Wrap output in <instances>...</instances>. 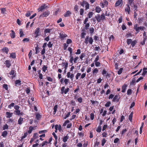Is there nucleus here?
<instances>
[{"instance_id":"nucleus-1","label":"nucleus","mask_w":147,"mask_h":147,"mask_svg":"<svg viewBox=\"0 0 147 147\" xmlns=\"http://www.w3.org/2000/svg\"><path fill=\"white\" fill-rule=\"evenodd\" d=\"M95 18L98 22L101 21H103L105 19V14L102 13L100 16V14H97L95 16Z\"/></svg>"},{"instance_id":"nucleus-2","label":"nucleus","mask_w":147,"mask_h":147,"mask_svg":"<svg viewBox=\"0 0 147 147\" xmlns=\"http://www.w3.org/2000/svg\"><path fill=\"white\" fill-rule=\"evenodd\" d=\"M93 42V40L92 38V37L89 38V37L88 36H86L84 42L85 43L86 45L88 44V42H89L90 44L92 45V44Z\"/></svg>"},{"instance_id":"nucleus-3","label":"nucleus","mask_w":147,"mask_h":147,"mask_svg":"<svg viewBox=\"0 0 147 147\" xmlns=\"http://www.w3.org/2000/svg\"><path fill=\"white\" fill-rule=\"evenodd\" d=\"M145 27L144 26L138 27L137 24H135V25L134 26V29L137 32V33H138L140 30H142Z\"/></svg>"},{"instance_id":"nucleus-4","label":"nucleus","mask_w":147,"mask_h":147,"mask_svg":"<svg viewBox=\"0 0 147 147\" xmlns=\"http://www.w3.org/2000/svg\"><path fill=\"white\" fill-rule=\"evenodd\" d=\"M69 90V88H67L65 89V87L63 86L61 89V93L63 94H67Z\"/></svg>"},{"instance_id":"nucleus-5","label":"nucleus","mask_w":147,"mask_h":147,"mask_svg":"<svg viewBox=\"0 0 147 147\" xmlns=\"http://www.w3.org/2000/svg\"><path fill=\"white\" fill-rule=\"evenodd\" d=\"M67 36V35L64 32H61L59 34V37L61 40H63Z\"/></svg>"},{"instance_id":"nucleus-6","label":"nucleus","mask_w":147,"mask_h":147,"mask_svg":"<svg viewBox=\"0 0 147 147\" xmlns=\"http://www.w3.org/2000/svg\"><path fill=\"white\" fill-rule=\"evenodd\" d=\"M123 0H118L115 3V6L117 7L119 6L120 5H122L123 4Z\"/></svg>"},{"instance_id":"nucleus-7","label":"nucleus","mask_w":147,"mask_h":147,"mask_svg":"<svg viewBox=\"0 0 147 147\" xmlns=\"http://www.w3.org/2000/svg\"><path fill=\"white\" fill-rule=\"evenodd\" d=\"M50 14V12L49 11H46L44 12L43 13L41 14L40 16V17H45L47 16Z\"/></svg>"},{"instance_id":"nucleus-8","label":"nucleus","mask_w":147,"mask_h":147,"mask_svg":"<svg viewBox=\"0 0 147 147\" xmlns=\"http://www.w3.org/2000/svg\"><path fill=\"white\" fill-rule=\"evenodd\" d=\"M4 64H5L6 67L7 68H9L11 66V63L10 61L9 60H7L5 61Z\"/></svg>"},{"instance_id":"nucleus-9","label":"nucleus","mask_w":147,"mask_h":147,"mask_svg":"<svg viewBox=\"0 0 147 147\" xmlns=\"http://www.w3.org/2000/svg\"><path fill=\"white\" fill-rule=\"evenodd\" d=\"M119 96L117 95H116L113 98L112 101L113 102H117L119 101Z\"/></svg>"},{"instance_id":"nucleus-10","label":"nucleus","mask_w":147,"mask_h":147,"mask_svg":"<svg viewBox=\"0 0 147 147\" xmlns=\"http://www.w3.org/2000/svg\"><path fill=\"white\" fill-rule=\"evenodd\" d=\"M71 14V12L69 11H67L63 15L65 17H67L70 16Z\"/></svg>"},{"instance_id":"nucleus-11","label":"nucleus","mask_w":147,"mask_h":147,"mask_svg":"<svg viewBox=\"0 0 147 147\" xmlns=\"http://www.w3.org/2000/svg\"><path fill=\"white\" fill-rule=\"evenodd\" d=\"M40 32V28H36L35 30V37L36 38L38 36V34Z\"/></svg>"},{"instance_id":"nucleus-12","label":"nucleus","mask_w":147,"mask_h":147,"mask_svg":"<svg viewBox=\"0 0 147 147\" xmlns=\"http://www.w3.org/2000/svg\"><path fill=\"white\" fill-rule=\"evenodd\" d=\"M1 51L3 52H5L6 54L8 53L9 51V49L7 47H4L1 49Z\"/></svg>"},{"instance_id":"nucleus-13","label":"nucleus","mask_w":147,"mask_h":147,"mask_svg":"<svg viewBox=\"0 0 147 147\" xmlns=\"http://www.w3.org/2000/svg\"><path fill=\"white\" fill-rule=\"evenodd\" d=\"M126 6H127V7L125 9V11L127 12L129 14L131 11L129 5V4H127L126 5Z\"/></svg>"},{"instance_id":"nucleus-14","label":"nucleus","mask_w":147,"mask_h":147,"mask_svg":"<svg viewBox=\"0 0 147 147\" xmlns=\"http://www.w3.org/2000/svg\"><path fill=\"white\" fill-rule=\"evenodd\" d=\"M23 121L24 118L21 117H20L18 120V124L21 125L23 122Z\"/></svg>"},{"instance_id":"nucleus-15","label":"nucleus","mask_w":147,"mask_h":147,"mask_svg":"<svg viewBox=\"0 0 147 147\" xmlns=\"http://www.w3.org/2000/svg\"><path fill=\"white\" fill-rule=\"evenodd\" d=\"M47 6H45V5L44 4L43 5L41 6L38 9V11H41L44 9Z\"/></svg>"},{"instance_id":"nucleus-16","label":"nucleus","mask_w":147,"mask_h":147,"mask_svg":"<svg viewBox=\"0 0 147 147\" xmlns=\"http://www.w3.org/2000/svg\"><path fill=\"white\" fill-rule=\"evenodd\" d=\"M36 127V126H35L34 127H33L32 126L29 127L28 128L29 130L28 131V133L29 134L31 133L32 131L34 129V128L35 127Z\"/></svg>"},{"instance_id":"nucleus-17","label":"nucleus","mask_w":147,"mask_h":147,"mask_svg":"<svg viewBox=\"0 0 147 147\" xmlns=\"http://www.w3.org/2000/svg\"><path fill=\"white\" fill-rule=\"evenodd\" d=\"M127 87V85L125 84H124L122 87V91L121 92H122L124 93L125 92V90L126 88Z\"/></svg>"},{"instance_id":"nucleus-18","label":"nucleus","mask_w":147,"mask_h":147,"mask_svg":"<svg viewBox=\"0 0 147 147\" xmlns=\"http://www.w3.org/2000/svg\"><path fill=\"white\" fill-rule=\"evenodd\" d=\"M11 33L10 34V36L11 38H13L15 37V32L13 30L11 31Z\"/></svg>"},{"instance_id":"nucleus-19","label":"nucleus","mask_w":147,"mask_h":147,"mask_svg":"<svg viewBox=\"0 0 147 147\" xmlns=\"http://www.w3.org/2000/svg\"><path fill=\"white\" fill-rule=\"evenodd\" d=\"M7 131L6 130H5L2 132L1 136L5 138L7 135Z\"/></svg>"},{"instance_id":"nucleus-20","label":"nucleus","mask_w":147,"mask_h":147,"mask_svg":"<svg viewBox=\"0 0 147 147\" xmlns=\"http://www.w3.org/2000/svg\"><path fill=\"white\" fill-rule=\"evenodd\" d=\"M13 113L9 112H7L6 113V116L7 118H10L12 116Z\"/></svg>"},{"instance_id":"nucleus-21","label":"nucleus","mask_w":147,"mask_h":147,"mask_svg":"<svg viewBox=\"0 0 147 147\" xmlns=\"http://www.w3.org/2000/svg\"><path fill=\"white\" fill-rule=\"evenodd\" d=\"M147 73V68L144 67L143 68V72L142 75L143 76H144L145 75L146 73Z\"/></svg>"},{"instance_id":"nucleus-22","label":"nucleus","mask_w":147,"mask_h":147,"mask_svg":"<svg viewBox=\"0 0 147 147\" xmlns=\"http://www.w3.org/2000/svg\"><path fill=\"white\" fill-rule=\"evenodd\" d=\"M69 136L67 135L65 136H64L63 138V141L65 143L67 141V140L69 139Z\"/></svg>"},{"instance_id":"nucleus-23","label":"nucleus","mask_w":147,"mask_h":147,"mask_svg":"<svg viewBox=\"0 0 147 147\" xmlns=\"http://www.w3.org/2000/svg\"><path fill=\"white\" fill-rule=\"evenodd\" d=\"M95 10L96 12L98 13H100L101 11V8L98 6L96 7L95 8Z\"/></svg>"},{"instance_id":"nucleus-24","label":"nucleus","mask_w":147,"mask_h":147,"mask_svg":"<svg viewBox=\"0 0 147 147\" xmlns=\"http://www.w3.org/2000/svg\"><path fill=\"white\" fill-rule=\"evenodd\" d=\"M9 57L13 59H15L16 57V54L15 53H12L10 54Z\"/></svg>"},{"instance_id":"nucleus-25","label":"nucleus","mask_w":147,"mask_h":147,"mask_svg":"<svg viewBox=\"0 0 147 147\" xmlns=\"http://www.w3.org/2000/svg\"><path fill=\"white\" fill-rule=\"evenodd\" d=\"M98 70L97 68H95L92 71V74L94 75H96L98 73Z\"/></svg>"},{"instance_id":"nucleus-26","label":"nucleus","mask_w":147,"mask_h":147,"mask_svg":"<svg viewBox=\"0 0 147 147\" xmlns=\"http://www.w3.org/2000/svg\"><path fill=\"white\" fill-rule=\"evenodd\" d=\"M94 32V29L93 27H90L89 29V33L90 34L92 35Z\"/></svg>"},{"instance_id":"nucleus-27","label":"nucleus","mask_w":147,"mask_h":147,"mask_svg":"<svg viewBox=\"0 0 147 147\" xmlns=\"http://www.w3.org/2000/svg\"><path fill=\"white\" fill-rule=\"evenodd\" d=\"M58 108V105H55L53 108V114L55 115L57 111V109Z\"/></svg>"},{"instance_id":"nucleus-28","label":"nucleus","mask_w":147,"mask_h":147,"mask_svg":"<svg viewBox=\"0 0 147 147\" xmlns=\"http://www.w3.org/2000/svg\"><path fill=\"white\" fill-rule=\"evenodd\" d=\"M20 112V111L19 110H15L14 111V113L16 115H18L19 116Z\"/></svg>"},{"instance_id":"nucleus-29","label":"nucleus","mask_w":147,"mask_h":147,"mask_svg":"<svg viewBox=\"0 0 147 147\" xmlns=\"http://www.w3.org/2000/svg\"><path fill=\"white\" fill-rule=\"evenodd\" d=\"M134 0H128V4L131 6H132L133 4H134L133 2Z\"/></svg>"},{"instance_id":"nucleus-30","label":"nucleus","mask_w":147,"mask_h":147,"mask_svg":"<svg viewBox=\"0 0 147 147\" xmlns=\"http://www.w3.org/2000/svg\"><path fill=\"white\" fill-rule=\"evenodd\" d=\"M137 42L136 40L132 41L131 44L132 47H134L136 45Z\"/></svg>"},{"instance_id":"nucleus-31","label":"nucleus","mask_w":147,"mask_h":147,"mask_svg":"<svg viewBox=\"0 0 147 147\" xmlns=\"http://www.w3.org/2000/svg\"><path fill=\"white\" fill-rule=\"evenodd\" d=\"M106 141L107 140L105 138H103L101 140V145L103 146L106 142Z\"/></svg>"},{"instance_id":"nucleus-32","label":"nucleus","mask_w":147,"mask_h":147,"mask_svg":"<svg viewBox=\"0 0 147 147\" xmlns=\"http://www.w3.org/2000/svg\"><path fill=\"white\" fill-rule=\"evenodd\" d=\"M20 37H22L24 35V34L23 33V31L22 29H20Z\"/></svg>"},{"instance_id":"nucleus-33","label":"nucleus","mask_w":147,"mask_h":147,"mask_svg":"<svg viewBox=\"0 0 147 147\" xmlns=\"http://www.w3.org/2000/svg\"><path fill=\"white\" fill-rule=\"evenodd\" d=\"M93 13L92 12H90L88 13V18H90L92 17Z\"/></svg>"},{"instance_id":"nucleus-34","label":"nucleus","mask_w":147,"mask_h":147,"mask_svg":"<svg viewBox=\"0 0 147 147\" xmlns=\"http://www.w3.org/2000/svg\"><path fill=\"white\" fill-rule=\"evenodd\" d=\"M9 128V126L7 124H5L3 125V130H5L6 129H8Z\"/></svg>"},{"instance_id":"nucleus-35","label":"nucleus","mask_w":147,"mask_h":147,"mask_svg":"<svg viewBox=\"0 0 147 147\" xmlns=\"http://www.w3.org/2000/svg\"><path fill=\"white\" fill-rule=\"evenodd\" d=\"M21 81L20 80H16L15 81V84L16 85H20L21 84Z\"/></svg>"},{"instance_id":"nucleus-36","label":"nucleus","mask_w":147,"mask_h":147,"mask_svg":"<svg viewBox=\"0 0 147 147\" xmlns=\"http://www.w3.org/2000/svg\"><path fill=\"white\" fill-rule=\"evenodd\" d=\"M36 118L37 120H39L40 118L41 117V116L38 113H36Z\"/></svg>"},{"instance_id":"nucleus-37","label":"nucleus","mask_w":147,"mask_h":147,"mask_svg":"<svg viewBox=\"0 0 147 147\" xmlns=\"http://www.w3.org/2000/svg\"><path fill=\"white\" fill-rule=\"evenodd\" d=\"M52 30V29H46L44 31V33H50L51 31Z\"/></svg>"},{"instance_id":"nucleus-38","label":"nucleus","mask_w":147,"mask_h":147,"mask_svg":"<svg viewBox=\"0 0 147 147\" xmlns=\"http://www.w3.org/2000/svg\"><path fill=\"white\" fill-rule=\"evenodd\" d=\"M133 113L132 112H131L129 115V119L131 122L132 121V118L133 117Z\"/></svg>"},{"instance_id":"nucleus-39","label":"nucleus","mask_w":147,"mask_h":147,"mask_svg":"<svg viewBox=\"0 0 147 147\" xmlns=\"http://www.w3.org/2000/svg\"><path fill=\"white\" fill-rule=\"evenodd\" d=\"M132 41V40L131 39H128L127 40V43L128 45H129L131 44Z\"/></svg>"},{"instance_id":"nucleus-40","label":"nucleus","mask_w":147,"mask_h":147,"mask_svg":"<svg viewBox=\"0 0 147 147\" xmlns=\"http://www.w3.org/2000/svg\"><path fill=\"white\" fill-rule=\"evenodd\" d=\"M101 127L100 126H99L96 129V131L97 132L99 133L101 132Z\"/></svg>"},{"instance_id":"nucleus-41","label":"nucleus","mask_w":147,"mask_h":147,"mask_svg":"<svg viewBox=\"0 0 147 147\" xmlns=\"http://www.w3.org/2000/svg\"><path fill=\"white\" fill-rule=\"evenodd\" d=\"M27 135H28V132H25L24 134V135L23 136H22V137H21V139L22 140L23 139H24L25 138H26V136H27Z\"/></svg>"},{"instance_id":"nucleus-42","label":"nucleus","mask_w":147,"mask_h":147,"mask_svg":"<svg viewBox=\"0 0 147 147\" xmlns=\"http://www.w3.org/2000/svg\"><path fill=\"white\" fill-rule=\"evenodd\" d=\"M86 2V1L84 0L82 2H80V4L82 6L84 7V5H85V4Z\"/></svg>"},{"instance_id":"nucleus-43","label":"nucleus","mask_w":147,"mask_h":147,"mask_svg":"<svg viewBox=\"0 0 147 147\" xmlns=\"http://www.w3.org/2000/svg\"><path fill=\"white\" fill-rule=\"evenodd\" d=\"M14 103H12L8 106V107L10 109H11L12 107H14Z\"/></svg>"},{"instance_id":"nucleus-44","label":"nucleus","mask_w":147,"mask_h":147,"mask_svg":"<svg viewBox=\"0 0 147 147\" xmlns=\"http://www.w3.org/2000/svg\"><path fill=\"white\" fill-rule=\"evenodd\" d=\"M70 59H69V62L71 63H72V64L71 65H73V61L74 60V59L73 58V57L72 56V55H70Z\"/></svg>"},{"instance_id":"nucleus-45","label":"nucleus","mask_w":147,"mask_h":147,"mask_svg":"<svg viewBox=\"0 0 147 147\" xmlns=\"http://www.w3.org/2000/svg\"><path fill=\"white\" fill-rule=\"evenodd\" d=\"M84 10L83 9L81 8L80 11V14L81 16H83L84 13Z\"/></svg>"},{"instance_id":"nucleus-46","label":"nucleus","mask_w":147,"mask_h":147,"mask_svg":"<svg viewBox=\"0 0 147 147\" xmlns=\"http://www.w3.org/2000/svg\"><path fill=\"white\" fill-rule=\"evenodd\" d=\"M86 25L85 26V28L86 30H88L89 29L90 26V24L89 23H87L85 24Z\"/></svg>"},{"instance_id":"nucleus-47","label":"nucleus","mask_w":147,"mask_h":147,"mask_svg":"<svg viewBox=\"0 0 147 147\" xmlns=\"http://www.w3.org/2000/svg\"><path fill=\"white\" fill-rule=\"evenodd\" d=\"M38 134L37 133H35L33 134V138L34 139L38 137Z\"/></svg>"},{"instance_id":"nucleus-48","label":"nucleus","mask_w":147,"mask_h":147,"mask_svg":"<svg viewBox=\"0 0 147 147\" xmlns=\"http://www.w3.org/2000/svg\"><path fill=\"white\" fill-rule=\"evenodd\" d=\"M89 4L87 2L85 4V10H87V9H89Z\"/></svg>"},{"instance_id":"nucleus-49","label":"nucleus","mask_w":147,"mask_h":147,"mask_svg":"<svg viewBox=\"0 0 147 147\" xmlns=\"http://www.w3.org/2000/svg\"><path fill=\"white\" fill-rule=\"evenodd\" d=\"M47 67L46 66L44 65H43L42 68V70L44 72H45L46 70L47 69Z\"/></svg>"},{"instance_id":"nucleus-50","label":"nucleus","mask_w":147,"mask_h":147,"mask_svg":"<svg viewBox=\"0 0 147 147\" xmlns=\"http://www.w3.org/2000/svg\"><path fill=\"white\" fill-rule=\"evenodd\" d=\"M123 70V68H121L117 71V74L118 75H120L122 72Z\"/></svg>"},{"instance_id":"nucleus-51","label":"nucleus","mask_w":147,"mask_h":147,"mask_svg":"<svg viewBox=\"0 0 147 147\" xmlns=\"http://www.w3.org/2000/svg\"><path fill=\"white\" fill-rule=\"evenodd\" d=\"M90 101L92 102V105L94 106L95 105V104H97L98 103V102L97 101H93L91 100Z\"/></svg>"},{"instance_id":"nucleus-52","label":"nucleus","mask_w":147,"mask_h":147,"mask_svg":"<svg viewBox=\"0 0 147 147\" xmlns=\"http://www.w3.org/2000/svg\"><path fill=\"white\" fill-rule=\"evenodd\" d=\"M38 45H37V47H35V50L36 51L35 53L37 54L39 52V48L38 47Z\"/></svg>"},{"instance_id":"nucleus-53","label":"nucleus","mask_w":147,"mask_h":147,"mask_svg":"<svg viewBox=\"0 0 147 147\" xmlns=\"http://www.w3.org/2000/svg\"><path fill=\"white\" fill-rule=\"evenodd\" d=\"M69 82V80L68 79L65 78L64 80V82L65 85H67Z\"/></svg>"},{"instance_id":"nucleus-54","label":"nucleus","mask_w":147,"mask_h":147,"mask_svg":"<svg viewBox=\"0 0 147 147\" xmlns=\"http://www.w3.org/2000/svg\"><path fill=\"white\" fill-rule=\"evenodd\" d=\"M1 13L2 14H4L6 11V9L5 8H2L1 9Z\"/></svg>"},{"instance_id":"nucleus-55","label":"nucleus","mask_w":147,"mask_h":147,"mask_svg":"<svg viewBox=\"0 0 147 147\" xmlns=\"http://www.w3.org/2000/svg\"><path fill=\"white\" fill-rule=\"evenodd\" d=\"M132 93V90L131 89H129L127 90V94L130 95Z\"/></svg>"},{"instance_id":"nucleus-56","label":"nucleus","mask_w":147,"mask_h":147,"mask_svg":"<svg viewBox=\"0 0 147 147\" xmlns=\"http://www.w3.org/2000/svg\"><path fill=\"white\" fill-rule=\"evenodd\" d=\"M72 42V40L70 39H68L66 41V43L67 44L71 43Z\"/></svg>"},{"instance_id":"nucleus-57","label":"nucleus","mask_w":147,"mask_h":147,"mask_svg":"<svg viewBox=\"0 0 147 147\" xmlns=\"http://www.w3.org/2000/svg\"><path fill=\"white\" fill-rule=\"evenodd\" d=\"M70 122V121L68 120H67L65 121L64 123L63 124V126H65L68 123H69Z\"/></svg>"},{"instance_id":"nucleus-58","label":"nucleus","mask_w":147,"mask_h":147,"mask_svg":"<svg viewBox=\"0 0 147 147\" xmlns=\"http://www.w3.org/2000/svg\"><path fill=\"white\" fill-rule=\"evenodd\" d=\"M81 75V74L80 73H78L76 75V80H78L79 78V77Z\"/></svg>"},{"instance_id":"nucleus-59","label":"nucleus","mask_w":147,"mask_h":147,"mask_svg":"<svg viewBox=\"0 0 147 147\" xmlns=\"http://www.w3.org/2000/svg\"><path fill=\"white\" fill-rule=\"evenodd\" d=\"M53 45V43H52L50 41L49 42L48 44H47V46L49 48H51L52 47Z\"/></svg>"},{"instance_id":"nucleus-60","label":"nucleus","mask_w":147,"mask_h":147,"mask_svg":"<svg viewBox=\"0 0 147 147\" xmlns=\"http://www.w3.org/2000/svg\"><path fill=\"white\" fill-rule=\"evenodd\" d=\"M78 101L80 103H81L82 101V98L81 97H79L77 99Z\"/></svg>"},{"instance_id":"nucleus-61","label":"nucleus","mask_w":147,"mask_h":147,"mask_svg":"<svg viewBox=\"0 0 147 147\" xmlns=\"http://www.w3.org/2000/svg\"><path fill=\"white\" fill-rule=\"evenodd\" d=\"M95 65L97 67H99L100 66V63L98 61H95Z\"/></svg>"},{"instance_id":"nucleus-62","label":"nucleus","mask_w":147,"mask_h":147,"mask_svg":"<svg viewBox=\"0 0 147 147\" xmlns=\"http://www.w3.org/2000/svg\"><path fill=\"white\" fill-rule=\"evenodd\" d=\"M111 104V102L110 101L107 102L105 104V106L106 107H109L110 106Z\"/></svg>"},{"instance_id":"nucleus-63","label":"nucleus","mask_w":147,"mask_h":147,"mask_svg":"<svg viewBox=\"0 0 147 147\" xmlns=\"http://www.w3.org/2000/svg\"><path fill=\"white\" fill-rule=\"evenodd\" d=\"M119 142V138H116L115 139L114 141V143H116Z\"/></svg>"},{"instance_id":"nucleus-64","label":"nucleus","mask_w":147,"mask_h":147,"mask_svg":"<svg viewBox=\"0 0 147 147\" xmlns=\"http://www.w3.org/2000/svg\"><path fill=\"white\" fill-rule=\"evenodd\" d=\"M86 35V33L83 32H82L81 34V36L82 38H84L85 35Z\"/></svg>"}]
</instances>
